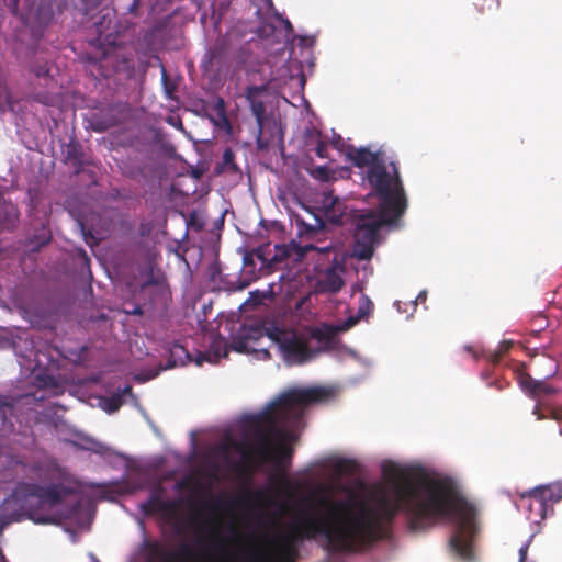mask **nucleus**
<instances>
[{"mask_svg": "<svg viewBox=\"0 0 562 562\" xmlns=\"http://www.w3.org/2000/svg\"><path fill=\"white\" fill-rule=\"evenodd\" d=\"M5 8L14 15H19V0H2Z\"/></svg>", "mask_w": 562, "mask_h": 562, "instance_id": "31", "label": "nucleus"}, {"mask_svg": "<svg viewBox=\"0 0 562 562\" xmlns=\"http://www.w3.org/2000/svg\"><path fill=\"white\" fill-rule=\"evenodd\" d=\"M265 90V87H249L247 89V99L250 102V110L254 114L256 122H257V146L260 150H266L271 146V143L273 142V136L266 137V128L273 127V130H277V122L274 120H268L266 117V106L265 103L260 100H256L254 98V94L260 93Z\"/></svg>", "mask_w": 562, "mask_h": 562, "instance_id": "8", "label": "nucleus"}, {"mask_svg": "<svg viewBox=\"0 0 562 562\" xmlns=\"http://www.w3.org/2000/svg\"><path fill=\"white\" fill-rule=\"evenodd\" d=\"M513 344L512 341H508V340H504L499 344L498 346V351L502 352V355L504 356L506 352L509 351V349L512 348Z\"/></svg>", "mask_w": 562, "mask_h": 562, "instance_id": "35", "label": "nucleus"}, {"mask_svg": "<svg viewBox=\"0 0 562 562\" xmlns=\"http://www.w3.org/2000/svg\"><path fill=\"white\" fill-rule=\"evenodd\" d=\"M228 63V47L224 41H217L205 54L202 66L205 70H222Z\"/></svg>", "mask_w": 562, "mask_h": 562, "instance_id": "12", "label": "nucleus"}, {"mask_svg": "<svg viewBox=\"0 0 562 562\" xmlns=\"http://www.w3.org/2000/svg\"><path fill=\"white\" fill-rule=\"evenodd\" d=\"M187 483H188V481H187V480H183V481H181V482H178V483H177V487H178L179 490L184 488V487L187 486Z\"/></svg>", "mask_w": 562, "mask_h": 562, "instance_id": "40", "label": "nucleus"}, {"mask_svg": "<svg viewBox=\"0 0 562 562\" xmlns=\"http://www.w3.org/2000/svg\"><path fill=\"white\" fill-rule=\"evenodd\" d=\"M169 359L167 368L184 366L190 360L187 349L180 344H173L169 349Z\"/></svg>", "mask_w": 562, "mask_h": 562, "instance_id": "17", "label": "nucleus"}, {"mask_svg": "<svg viewBox=\"0 0 562 562\" xmlns=\"http://www.w3.org/2000/svg\"><path fill=\"white\" fill-rule=\"evenodd\" d=\"M345 282L335 268L326 269L323 278L318 281V290L323 293H337L341 290Z\"/></svg>", "mask_w": 562, "mask_h": 562, "instance_id": "14", "label": "nucleus"}, {"mask_svg": "<svg viewBox=\"0 0 562 562\" xmlns=\"http://www.w3.org/2000/svg\"><path fill=\"white\" fill-rule=\"evenodd\" d=\"M52 472V477L56 479L57 482L46 486L40 484H27L24 486L25 501L22 507H30L29 517L36 524L59 525V517L43 515L40 513V509L45 506H56L68 496L77 493L75 481L65 469L56 467Z\"/></svg>", "mask_w": 562, "mask_h": 562, "instance_id": "5", "label": "nucleus"}, {"mask_svg": "<svg viewBox=\"0 0 562 562\" xmlns=\"http://www.w3.org/2000/svg\"><path fill=\"white\" fill-rule=\"evenodd\" d=\"M312 175L323 181H327L329 179V170L325 166H318L313 171Z\"/></svg>", "mask_w": 562, "mask_h": 562, "instance_id": "28", "label": "nucleus"}, {"mask_svg": "<svg viewBox=\"0 0 562 562\" xmlns=\"http://www.w3.org/2000/svg\"><path fill=\"white\" fill-rule=\"evenodd\" d=\"M347 157L355 167H367V169H371L375 164L380 162V160L384 158L380 151H371L364 147L352 148L347 154Z\"/></svg>", "mask_w": 562, "mask_h": 562, "instance_id": "13", "label": "nucleus"}, {"mask_svg": "<svg viewBox=\"0 0 562 562\" xmlns=\"http://www.w3.org/2000/svg\"><path fill=\"white\" fill-rule=\"evenodd\" d=\"M205 508H207L211 513H216L217 510L224 509L227 507V502L224 497L218 496L212 499V502H207L204 504Z\"/></svg>", "mask_w": 562, "mask_h": 562, "instance_id": "25", "label": "nucleus"}, {"mask_svg": "<svg viewBox=\"0 0 562 562\" xmlns=\"http://www.w3.org/2000/svg\"><path fill=\"white\" fill-rule=\"evenodd\" d=\"M475 8L482 14L497 11L501 7V0H476Z\"/></svg>", "mask_w": 562, "mask_h": 562, "instance_id": "20", "label": "nucleus"}, {"mask_svg": "<svg viewBox=\"0 0 562 562\" xmlns=\"http://www.w3.org/2000/svg\"><path fill=\"white\" fill-rule=\"evenodd\" d=\"M321 212L324 218L331 224H342L346 214V205L342 200L333 193H324L321 201Z\"/></svg>", "mask_w": 562, "mask_h": 562, "instance_id": "11", "label": "nucleus"}, {"mask_svg": "<svg viewBox=\"0 0 562 562\" xmlns=\"http://www.w3.org/2000/svg\"><path fill=\"white\" fill-rule=\"evenodd\" d=\"M535 498L537 503V516L539 519H544L549 508L562 499V487L559 483L538 486L533 488Z\"/></svg>", "mask_w": 562, "mask_h": 562, "instance_id": "10", "label": "nucleus"}, {"mask_svg": "<svg viewBox=\"0 0 562 562\" xmlns=\"http://www.w3.org/2000/svg\"><path fill=\"white\" fill-rule=\"evenodd\" d=\"M201 552H202L203 557H207L209 558V554L206 553V551L204 549H202Z\"/></svg>", "mask_w": 562, "mask_h": 562, "instance_id": "44", "label": "nucleus"}, {"mask_svg": "<svg viewBox=\"0 0 562 562\" xmlns=\"http://www.w3.org/2000/svg\"><path fill=\"white\" fill-rule=\"evenodd\" d=\"M0 558H1V561L2 562H8L7 558L4 557V554L2 553V551H0Z\"/></svg>", "mask_w": 562, "mask_h": 562, "instance_id": "41", "label": "nucleus"}, {"mask_svg": "<svg viewBox=\"0 0 562 562\" xmlns=\"http://www.w3.org/2000/svg\"><path fill=\"white\" fill-rule=\"evenodd\" d=\"M261 334V329L257 327L244 328L243 333L233 339L232 347L238 352L247 350V341L249 339H257Z\"/></svg>", "mask_w": 562, "mask_h": 562, "instance_id": "16", "label": "nucleus"}, {"mask_svg": "<svg viewBox=\"0 0 562 562\" xmlns=\"http://www.w3.org/2000/svg\"><path fill=\"white\" fill-rule=\"evenodd\" d=\"M267 335L278 345L284 362L289 366L303 364L315 355V351L308 347L307 337L295 330L274 326L267 330Z\"/></svg>", "mask_w": 562, "mask_h": 562, "instance_id": "7", "label": "nucleus"}, {"mask_svg": "<svg viewBox=\"0 0 562 562\" xmlns=\"http://www.w3.org/2000/svg\"><path fill=\"white\" fill-rule=\"evenodd\" d=\"M554 417L559 420H562V407L558 408L555 412H554Z\"/></svg>", "mask_w": 562, "mask_h": 562, "instance_id": "39", "label": "nucleus"}, {"mask_svg": "<svg viewBox=\"0 0 562 562\" xmlns=\"http://www.w3.org/2000/svg\"><path fill=\"white\" fill-rule=\"evenodd\" d=\"M164 495V487L161 485H157L155 488L150 491L148 499L151 501H165L162 498Z\"/></svg>", "mask_w": 562, "mask_h": 562, "instance_id": "30", "label": "nucleus"}, {"mask_svg": "<svg viewBox=\"0 0 562 562\" xmlns=\"http://www.w3.org/2000/svg\"><path fill=\"white\" fill-rule=\"evenodd\" d=\"M382 471L384 475L390 477H396L400 473L397 465L392 462L383 463Z\"/></svg>", "mask_w": 562, "mask_h": 562, "instance_id": "27", "label": "nucleus"}, {"mask_svg": "<svg viewBox=\"0 0 562 562\" xmlns=\"http://www.w3.org/2000/svg\"><path fill=\"white\" fill-rule=\"evenodd\" d=\"M502 352L496 350L488 356V361L492 362L493 364H497L502 360Z\"/></svg>", "mask_w": 562, "mask_h": 562, "instance_id": "36", "label": "nucleus"}, {"mask_svg": "<svg viewBox=\"0 0 562 562\" xmlns=\"http://www.w3.org/2000/svg\"><path fill=\"white\" fill-rule=\"evenodd\" d=\"M358 470V464L353 460L349 459H339L334 462L333 471L339 477L341 476H351Z\"/></svg>", "mask_w": 562, "mask_h": 562, "instance_id": "18", "label": "nucleus"}, {"mask_svg": "<svg viewBox=\"0 0 562 562\" xmlns=\"http://www.w3.org/2000/svg\"><path fill=\"white\" fill-rule=\"evenodd\" d=\"M315 153L319 158H327V144L324 140H319L316 145Z\"/></svg>", "mask_w": 562, "mask_h": 562, "instance_id": "32", "label": "nucleus"}, {"mask_svg": "<svg viewBox=\"0 0 562 562\" xmlns=\"http://www.w3.org/2000/svg\"><path fill=\"white\" fill-rule=\"evenodd\" d=\"M328 396L329 392L324 387L292 389L283 393L263 411L244 418V426L252 434L254 442L232 441L231 446L246 462H273L281 473L272 475L271 480L288 485L285 470L293 449L284 441L291 436L290 429L300 425L308 405L323 402Z\"/></svg>", "mask_w": 562, "mask_h": 562, "instance_id": "3", "label": "nucleus"}, {"mask_svg": "<svg viewBox=\"0 0 562 562\" xmlns=\"http://www.w3.org/2000/svg\"><path fill=\"white\" fill-rule=\"evenodd\" d=\"M527 553H528V544H524L519 549V561L518 562H525V560L527 558Z\"/></svg>", "mask_w": 562, "mask_h": 562, "instance_id": "37", "label": "nucleus"}, {"mask_svg": "<svg viewBox=\"0 0 562 562\" xmlns=\"http://www.w3.org/2000/svg\"><path fill=\"white\" fill-rule=\"evenodd\" d=\"M204 526L218 553V559L210 562H297L305 540L324 541V548L330 552L355 553L381 535L379 513L353 491L342 498L321 496L311 514L267 540L269 550L250 552L244 560L224 546L217 519H206ZM195 557L192 547L184 542L173 549L159 541L146 543L145 562H198Z\"/></svg>", "mask_w": 562, "mask_h": 562, "instance_id": "1", "label": "nucleus"}, {"mask_svg": "<svg viewBox=\"0 0 562 562\" xmlns=\"http://www.w3.org/2000/svg\"><path fill=\"white\" fill-rule=\"evenodd\" d=\"M180 505V499L151 501L147 498L139 505V509L145 516L158 514L166 522L178 527Z\"/></svg>", "mask_w": 562, "mask_h": 562, "instance_id": "9", "label": "nucleus"}, {"mask_svg": "<svg viewBox=\"0 0 562 562\" xmlns=\"http://www.w3.org/2000/svg\"><path fill=\"white\" fill-rule=\"evenodd\" d=\"M7 409L12 411V406L7 403L0 402V417L2 418L3 426L7 423V420H5V411Z\"/></svg>", "mask_w": 562, "mask_h": 562, "instance_id": "34", "label": "nucleus"}, {"mask_svg": "<svg viewBox=\"0 0 562 562\" xmlns=\"http://www.w3.org/2000/svg\"><path fill=\"white\" fill-rule=\"evenodd\" d=\"M223 167L227 170L237 171L235 164V154L231 148H226L223 153Z\"/></svg>", "mask_w": 562, "mask_h": 562, "instance_id": "24", "label": "nucleus"}, {"mask_svg": "<svg viewBox=\"0 0 562 562\" xmlns=\"http://www.w3.org/2000/svg\"><path fill=\"white\" fill-rule=\"evenodd\" d=\"M265 131H266V137L273 136V142L271 143V145H273L276 142H278V143L283 142V135H282L281 128L278 124H277V130H273V127L270 126V127L266 128Z\"/></svg>", "mask_w": 562, "mask_h": 562, "instance_id": "26", "label": "nucleus"}, {"mask_svg": "<svg viewBox=\"0 0 562 562\" xmlns=\"http://www.w3.org/2000/svg\"><path fill=\"white\" fill-rule=\"evenodd\" d=\"M19 221L18 207L10 202H0V231H12Z\"/></svg>", "mask_w": 562, "mask_h": 562, "instance_id": "15", "label": "nucleus"}, {"mask_svg": "<svg viewBox=\"0 0 562 562\" xmlns=\"http://www.w3.org/2000/svg\"><path fill=\"white\" fill-rule=\"evenodd\" d=\"M80 508V503H77L74 507H72V510H77Z\"/></svg>", "mask_w": 562, "mask_h": 562, "instance_id": "42", "label": "nucleus"}, {"mask_svg": "<svg viewBox=\"0 0 562 562\" xmlns=\"http://www.w3.org/2000/svg\"><path fill=\"white\" fill-rule=\"evenodd\" d=\"M315 221H316V224H315L316 228H324L325 227V223H324V221L321 217L315 216Z\"/></svg>", "mask_w": 562, "mask_h": 562, "instance_id": "38", "label": "nucleus"}, {"mask_svg": "<svg viewBox=\"0 0 562 562\" xmlns=\"http://www.w3.org/2000/svg\"><path fill=\"white\" fill-rule=\"evenodd\" d=\"M131 391H132L131 386H126V387L124 389V392H131Z\"/></svg>", "mask_w": 562, "mask_h": 562, "instance_id": "45", "label": "nucleus"}, {"mask_svg": "<svg viewBox=\"0 0 562 562\" xmlns=\"http://www.w3.org/2000/svg\"><path fill=\"white\" fill-rule=\"evenodd\" d=\"M554 392H555V390L550 384H548L541 380H536L533 387H532L531 392L529 393V395H531L532 397H537L540 395H550V394H553Z\"/></svg>", "mask_w": 562, "mask_h": 562, "instance_id": "21", "label": "nucleus"}, {"mask_svg": "<svg viewBox=\"0 0 562 562\" xmlns=\"http://www.w3.org/2000/svg\"><path fill=\"white\" fill-rule=\"evenodd\" d=\"M123 404L122 394H113L106 398H104V411L108 413H115L120 409Z\"/></svg>", "mask_w": 562, "mask_h": 562, "instance_id": "22", "label": "nucleus"}, {"mask_svg": "<svg viewBox=\"0 0 562 562\" xmlns=\"http://www.w3.org/2000/svg\"><path fill=\"white\" fill-rule=\"evenodd\" d=\"M363 181L371 188V194L379 200V206L387 220L402 217L407 210V196L394 161L383 158L371 169H367Z\"/></svg>", "mask_w": 562, "mask_h": 562, "instance_id": "4", "label": "nucleus"}, {"mask_svg": "<svg viewBox=\"0 0 562 562\" xmlns=\"http://www.w3.org/2000/svg\"><path fill=\"white\" fill-rule=\"evenodd\" d=\"M215 110L217 112V114L223 117L224 120H226V115H225V106H224V100L218 98L217 101H216V104H215Z\"/></svg>", "mask_w": 562, "mask_h": 562, "instance_id": "33", "label": "nucleus"}, {"mask_svg": "<svg viewBox=\"0 0 562 562\" xmlns=\"http://www.w3.org/2000/svg\"><path fill=\"white\" fill-rule=\"evenodd\" d=\"M378 507L387 522H392L402 513L411 531H425L441 519L456 518V531L450 539L451 549L462 560H473L476 509L450 479L425 476L416 481L405 480L395 485L393 498L382 495Z\"/></svg>", "mask_w": 562, "mask_h": 562, "instance_id": "2", "label": "nucleus"}, {"mask_svg": "<svg viewBox=\"0 0 562 562\" xmlns=\"http://www.w3.org/2000/svg\"><path fill=\"white\" fill-rule=\"evenodd\" d=\"M162 79L166 81L167 80V76H166V72L164 71L162 72Z\"/></svg>", "mask_w": 562, "mask_h": 562, "instance_id": "46", "label": "nucleus"}, {"mask_svg": "<svg viewBox=\"0 0 562 562\" xmlns=\"http://www.w3.org/2000/svg\"><path fill=\"white\" fill-rule=\"evenodd\" d=\"M517 374H518V383H519L520 387L526 393L529 394L533 387L536 380L529 373L525 372L524 370H519L517 372Z\"/></svg>", "mask_w": 562, "mask_h": 562, "instance_id": "23", "label": "nucleus"}, {"mask_svg": "<svg viewBox=\"0 0 562 562\" xmlns=\"http://www.w3.org/2000/svg\"><path fill=\"white\" fill-rule=\"evenodd\" d=\"M67 159L68 160H75L78 164H81V160L79 158L78 154V145L76 144H69L67 147Z\"/></svg>", "mask_w": 562, "mask_h": 562, "instance_id": "29", "label": "nucleus"}, {"mask_svg": "<svg viewBox=\"0 0 562 562\" xmlns=\"http://www.w3.org/2000/svg\"><path fill=\"white\" fill-rule=\"evenodd\" d=\"M537 495H535V491L530 490L521 495V502L526 503L527 509L530 513V519H539L537 516V503H533Z\"/></svg>", "mask_w": 562, "mask_h": 562, "instance_id": "19", "label": "nucleus"}, {"mask_svg": "<svg viewBox=\"0 0 562 562\" xmlns=\"http://www.w3.org/2000/svg\"><path fill=\"white\" fill-rule=\"evenodd\" d=\"M285 27H288L289 30L292 29V25H291V23L289 21H286Z\"/></svg>", "mask_w": 562, "mask_h": 562, "instance_id": "43", "label": "nucleus"}, {"mask_svg": "<svg viewBox=\"0 0 562 562\" xmlns=\"http://www.w3.org/2000/svg\"><path fill=\"white\" fill-rule=\"evenodd\" d=\"M167 90V93L170 95L171 94V90L169 88H166Z\"/></svg>", "mask_w": 562, "mask_h": 562, "instance_id": "47", "label": "nucleus"}, {"mask_svg": "<svg viewBox=\"0 0 562 562\" xmlns=\"http://www.w3.org/2000/svg\"><path fill=\"white\" fill-rule=\"evenodd\" d=\"M402 217H392L390 221L381 207L378 212L368 210L353 216L355 244L353 256L359 260H369L374 254V247L379 239V232L382 226L397 225Z\"/></svg>", "mask_w": 562, "mask_h": 562, "instance_id": "6", "label": "nucleus"}]
</instances>
